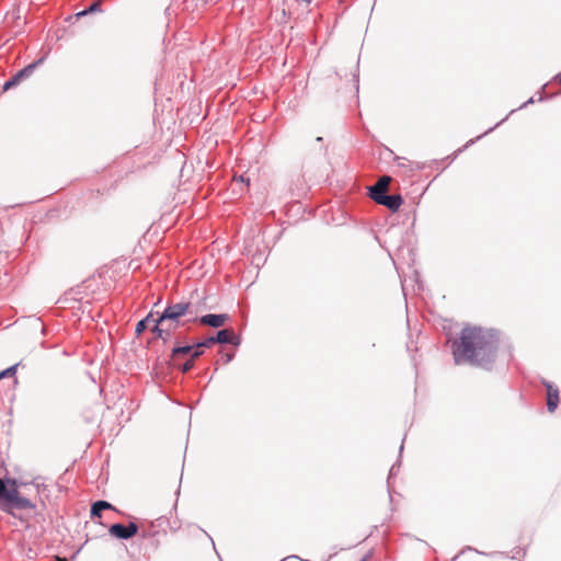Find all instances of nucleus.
<instances>
[{
	"mask_svg": "<svg viewBox=\"0 0 561 561\" xmlns=\"http://www.w3.org/2000/svg\"><path fill=\"white\" fill-rule=\"evenodd\" d=\"M497 342L494 331L467 325L453 343L455 362L457 364L469 363L489 369L496 358Z\"/></svg>",
	"mask_w": 561,
	"mask_h": 561,
	"instance_id": "nucleus-1",
	"label": "nucleus"
},
{
	"mask_svg": "<svg viewBox=\"0 0 561 561\" xmlns=\"http://www.w3.org/2000/svg\"><path fill=\"white\" fill-rule=\"evenodd\" d=\"M191 307L190 302L184 301L168 306L154 320L152 331L157 337L164 341L169 339L173 331L184 324L182 318L192 314Z\"/></svg>",
	"mask_w": 561,
	"mask_h": 561,
	"instance_id": "nucleus-2",
	"label": "nucleus"
},
{
	"mask_svg": "<svg viewBox=\"0 0 561 561\" xmlns=\"http://www.w3.org/2000/svg\"><path fill=\"white\" fill-rule=\"evenodd\" d=\"M3 500L5 504L1 507L9 514H12V512L8 505L20 510L35 508V504L32 501L20 494V489L18 488L16 482L13 480H7V491L4 493Z\"/></svg>",
	"mask_w": 561,
	"mask_h": 561,
	"instance_id": "nucleus-3",
	"label": "nucleus"
},
{
	"mask_svg": "<svg viewBox=\"0 0 561 561\" xmlns=\"http://www.w3.org/2000/svg\"><path fill=\"white\" fill-rule=\"evenodd\" d=\"M137 531L138 526L135 523H129L126 526L123 524H113L108 528L110 535L119 539H129L134 537Z\"/></svg>",
	"mask_w": 561,
	"mask_h": 561,
	"instance_id": "nucleus-4",
	"label": "nucleus"
},
{
	"mask_svg": "<svg viewBox=\"0 0 561 561\" xmlns=\"http://www.w3.org/2000/svg\"><path fill=\"white\" fill-rule=\"evenodd\" d=\"M38 62L39 61L33 62L20 70L15 76H13L9 81L4 83L2 91L5 92L10 90L11 88L18 85L23 79L30 77Z\"/></svg>",
	"mask_w": 561,
	"mask_h": 561,
	"instance_id": "nucleus-5",
	"label": "nucleus"
},
{
	"mask_svg": "<svg viewBox=\"0 0 561 561\" xmlns=\"http://www.w3.org/2000/svg\"><path fill=\"white\" fill-rule=\"evenodd\" d=\"M375 202L379 205H383L392 211H397L403 203L401 195H383L375 198Z\"/></svg>",
	"mask_w": 561,
	"mask_h": 561,
	"instance_id": "nucleus-6",
	"label": "nucleus"
},
{
	"mask_svg": "<svg viewBox=\"0 0 561 561\" xmlns=\"http://www.w3.org/2000/svg\"><path fill=\"white\" fill-rule=\"evenodd\" d=\"M391 182V178L383 175L381 176L377 183L370 188L369 196L375 201L378 196H383L388 191V186Z\"/></svg>",
	"mask_w": 561,
	"mask_h": 561,
	"instance_id": "nucleus-7",
	"label": "nucleus"
},
{
	"mask_svg": "<svg viewBox=\"0 0 561 561\" xmlns=\"http://www.w3.org/2000/svg\"><path fill=\"white\" fill-rule=\"evenodd\" d=\"M227 320V314H206L199 319L202 324L209 325L213 328L222 327Z\"/></svg>",
	"mask_w": 561,
	"mask_h": 561,
	"instance_id": "nucleus-8",
	"label": "nucleus"
},
{
	"mask_svg": "<svg viewBox=\"0 0 561 561\" xmlns=\"http://www.w3.org/2000/svg\"><path fill=\"white\" fill-rule=\"evenodd\" d=\"M559 404V390L547 385V408L550 413L554 412Z\"/></svg>",
	"mask_w": 561,
	"mask_h": 561,
	"instance_id": "nucleus-9",
	"label": "nucleus"
},
{
	"mask_svg": "<svg viewBox=\"0 0 561 561\" xmlns=\"http://www.w3.org/2000/svg\"><path fill=\"white\" fill-rule=\"evenodd\" d=\"M215 340L217 343H230V344L237 343V336H236L234 332L229 329L218 331V333L215 336Z\"/></svg>",
	"mask_w": 561,
	"mask_h": 561,
	"instance_id": "nucleus-10",
	"label": "nucleus"
},
{
	"mask_svg": "<svg viewBox=\"0 0 561 561\" xmlns=\"http://www.w3.org/2000/svg\"><path fill=\"white\" fill-rule=\"evenodd\" d=\"M193 346H179L172 351V363L176 365L178 360L182 355H192Z\"/></svg>",
	"mask_w": 561,
	"mask_h": 561,
	"instance_id": "nucleus-11",
	"label": "nucleus"
},
{
	"mask_svg": "<svg viewBox=\"0 0 561 561\" xmlns=\"http://www.w3.org/2000/svg\"><path fill=\"white\" fill-rule=\"evenodd\" d=\"M157 318L153 317V313H149L145 319L140 320L137 325H136V329H135V332L137 335H140L146 329H147V325L149 323H153L154 324V320Z\"/></svg>",
	"mask_w": 561,
	"mask_h": 561,
	"instance_id": "nucleus-12",
	"label": "nucleus"
},
{
	"mask_svg": "<svg viewBox=\"0 0 561 561\" xmlns=\"http://www.w3.org/2000/svg\"><path fill=\"white\" fill-rule=\"evenodd\" d=\"M101 508H114L113 505L105 501H98L92 505L91 514L92 516L101 517Z\"/></svg>",
	"mask_w": 561,
	"mask_h": 561,
	"instance_id": "nucleus-13",
	"label": "nucleus"
},
{
	"mask_svg": "<svg viewBox=\"0 0 561 561\" xmlns=\"http://www.w3.org/2000/svg\"><path fill=\"white\" fill-rule=\"evenodd\" d=\"M99 11H101V1L100 0L92 3L87 10L78 12L76 15H77V18H81L89 13H94V12H99Z\"/></svg>",
	"mask_w": 561,
	"mask_h": 561,
	"instance_id": "nucleus-14",
	"label": "nucleus"
},
{
	"mask_svg": "<svg viewBox=\"0 0 561 561\" xmlns=\"http://www.w3.org/2000/svg\"><path fill=\"white\" fill-rule=\"evenodd\" d=\"M9 480H13L16 482L18 488L25 486L27 484H33L36 480V478H26V477H20V478H10Z\"/></svg>",
	"mask_w": 561,
	"mask_h": 561,
	"instance_id": "nucleus-15",
	"label": "nucleus"
},
{
	"mask_svg": "<svg viewBox=\"0 0 561 561\" xmlns=\"http://www.w3.org/2000/svg\"><path fill=\"white\" fill-rule=\"evenodd\" d=\"M18 366H19V364H15V365L0 371V380L5 377H13L16 374Z\"/></svg>",
	"mask_w": 561,
	"mask_h": 561,
	"instance_id": "nucleus-16",
	"label": "nucleus"
},
{
	"mask_svg": "<svg viewBox=\"0 0 561 561\" xmlns=\"http://www.w3.org/2000/svg\"><path fill=\"white\" fill-rule=\"evenodd\" d=\"M175 366H179L183 373H187L194 366V358L190 357V359L186 360L183 365H180L178 362Z\"/></svg>",
	"mask_w": 561,
	"mask_h": 561,
	"instance_id": "nucleus-17",
	"label": "nucleus"
},
{
	"mask_svg": "<svg viewBox=\"0 0 561 561\" xmlns=\"http://www.w3.org/2000/svg\"><path fill=\"white\" fill-rule=\"evenodd\" d=\"M215 343H217V342H216V340H215V336H211V337L206 339L204 342L198 343V344H197V347H198V348L210 347V346H211V345H214Z\"/></svg>",
	"mask_w": 561,
	"mask_h": 561,
	"instance_id": "nucleus-18",
	"label": "nucleus"
},
{
	"mask_svg": "<svg viewBox=\"0 0 561 561\" xmlns=\"http://www.w3.org/2000/svg\"><path fill=\"white\" fill-rule=\"evenodd\" d=\"M203 352H204V348H198L197 345H195V346H193L191 357L195 359V358L199 357L203 354Z\"/></svg>",
	"mask_w": 561,
	"mask_h": 561,
	"instance_id": "nucleus-19",
	"label": "nucleus"
},
{
	"mask_svg": "<svg viewBox=\"0 0 561 561\" xmlns=\"http://www.w3.org/2000/svg\"><path fill=\"white\" fill-rule=\"evenodd\" d=\"M7 491V480L3 481L0 479V500L4 497V493Z\"/></svg>",
	"mask_w": 561,
	"mask_h": 561,
	"instance_id": "nucleus-20",
	"label": "nucleus"
},
{
	"mask_svg": "<svg viewBox=\"0 0 561 561\" xmlns=\"http://www.w3.org/2000/svg\"><path fill=\"white\" fill-rule=\"evenodd\" d=\"M233 180H234V182H241V183L245 182L243 175H240L239 178H234Z\"/></svg>",
	"mask_w": 561,
	"mask_h": 561,
	"instance_id": "nucleus-21",
	"label": "nucleus"
},
{
	"mask_svg": "<svg viewBox=\"0 0 561 561\" xmlns=\"http://www.w3.org/2000/svg\"><path fill=\"white\" fill-rule=\"evenodd\" d=\"M56 560H57V561H67V559H66V558H61V557H56Z\"/></svg>",
	"mask_w": 561,
	"mask_h": 561,
	"instance_id": "nucleus-22",
	"label": "nucleus"
},
{
	"mask_svg": "<svg viewBox=\"0 0 561 561\" xmlns=\"http://www.w3.org/2000/svg\"><path fill=\"white\" fill-rule=\"evenodd\" d=\"M360 561H366L365 559H362Z\"/></svg>",
	"mask_w": 561,
	"mask_h": 561,
	"instance_id": "nucleus-23",
	"label": "nucleus"
},
{
	"mask_svg": "<svg viewBox=\"0 0 561 561\" xmlns=\"http://www.w3.org/2000/svg\"><path fill=\"white\" fill-rule=\"evenodd\" d=\"M560 83H561V76H560Z\"/></svg>",
	"mask_w": 561,
	"mask_h": 561,
	"instance_id": "nucleus-24",
	"label": "nucleus"
}]
</instances>
